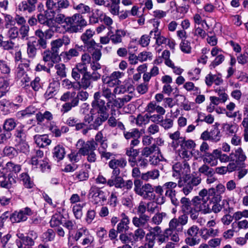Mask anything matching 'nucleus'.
<instances>
[{
	"label": "nucleus",
	"instance_id": "obj_1",
	"mask_svg": "<svg viewBox=\"0 0 248 248\" xmlns=\"http://www.w3.org/2000/svg\"><path fill=\"white\" fill-rule=\"evenodd\" d=\"M135 192L144 200H152L155 198L154 188L149 183L143 184L141 180L136 179L134 181Z\"/></svg>",
	"mask_w": 248,
	"mask_h": 248
},
{
	"label": "nucleus",
	"instance_id": "obj_2",
	"mask_svg": "<svg viewBox=\"0 0 248 248\" xmlns=\"http://www.w3.org/2000/svg\"><path fill=\"white\" fill-rule=\"evenodd\" d=\"M202 179L200 176L191 177L189 175L180 178L178 182V186L182 188V191L185 195H188L192 190L193 187L197 186L201 183Z\"/></svg>",
	"mask_w": 248,
	"mask_h": 248
},
{
	"label": "nucleus",
	"instance_id": "obj_3",
	"mask_svg": "<svg viewBox=\"0 0 248 248\" xmlns=\"http://www.w3.org/2000/svg\"><path fill=\"white\" fill-rule=\"evenodd\" d=\"M87 25V22L83 16L79 14H75L70 17L65 32L70 33L81 32Z\"/></svg>",
	"mask_w": 248,
	"mask_h": 248
},
{
	"label": "nucleus",
	"instance_id": "obj_4",
	"mask_svg": "<svg viewBox=\"0 0 248 248\" xmlns=\"http://www.w3.org/2000/svg\"><path fill=\"white\" fill-rule=\"evenodd\" d=\"M54 31L50 28L44 32L41 29L36 30L34 33L36 38L35 41L39 48L46 49L47 47V40L51 39L54 35Z\"/></svg>",
	"mask_w": 248,
	"mask_h": 248
},
{
	"label": "nucleus",
	"instance_id": "obj_5",
	"mask_svg": "<svg viewBox=\"0 0 248 248\" xmlns=\"http://www.w3.org/2000/svg\"><path fill=\"white\" fill-rule=\"evenodd\" d=\"M199 231V228L196 225H193L187 230L185 242L187 245L193 247L200 243V239L198 235Z\"/></svg>",
	"mask_w": 248,
	"mask_h": 248
},
{
	"label": "nucleus",
	"instance_id": "obj_6",
	"mask_svg": "<svg viewBox=\"0 0 248 248\" xmlns=\"http://www.w3.org/2000/svg\"><path fill=\"white\" fill-rule=\"evenodd\" d=\"M76 147L81 155L85 156L90 152L95 150L97 147V143H96L93 139L86 142L82 139H79L76 144Z\"/></svg>",
	"mask_w": 248,
	"mask_h": 248
},
{
	"label": "nucleus",
	"instance_id": "obj_7",
	"mask_svg": "<svg viewBox=\"0 0 248 248\" xmlns=\"http://www.w3.org/2000/svg\"><path fill=\"white\" fill-rule=\"evenodd\" d=\"M192 201L199 213L201 212L204 215L211 213L210 206L212 205L211 200H205L203 198L200 199L198 197H194L192 198Z\"/></svg>",
	"mask_w": 248,
	"mask_h": 248
},
{
	"label": "nucleus",
	"instance_id": "obj_8",
	"mask_svg": "<svg viewBox=\"0 0 248 248\" xmlns=\"http://www.w3.org/2000/svg\"><path fill=\"white\" fill-rule=\"evenodd\" d=\"M94 34V31L91 29L87 30L80 36V39L84 44V47L87 49L88 51H91L94 46H97L93 37Z\"/></svg>",
	"mask_w": 248,
	"mask_h": 248
},
{
	"label": "nucleus",
	"instance_id": "obj_9",
	"mask_svg": "<svg viewBox=\"0 0 248 248\" xmlns=\"http://www.w3.org/2000/svg\"><path fill=\"white\" fill-rule=\"evenodd\" d=\"M32 211L31 209L26 207L19 211L14 212L10 216V220L12 223H18L25 221L28 218V216H31Z\"/></svg>",
	"mask_w": 248,
	"mask_h": 248
},
{
	"label": "nucleus",
	"instance_id": "obj_10",
	"mask_svg": "<svg viewBox=\"0 0 248 248\" xmlns=\"http://www.w3.org/2000/svg\"><path fill=\"white\" fill-rule=\"evenodd\" d=\"M42 59L44 62L48 63L49 67H53L54 63L59 62L61 60L59 54L49 49L42 53Z\"/></svg>",
	"mask_w": 248,
	"mask_h": 248
},
{
	"label": "nucleus",
	"instance_id": "obj_11",
	"mask_svg": "<svg viewBox=\"0 0 248 248\" xmlns=\"http://www.w3.org/2000/svg\"><path fill=\"white\" fill-rule=\"evenodd\" d=\"M188 221V217L185 214L180 216L178 218H173L169 222L171 229H176L178 231H182L183 226Z\"/></svg>",
	"mask_w": 248,
	"mask_h": 248
},
{
	"label": "nucleus",
	"instance_id": "obj_12",
	"mask_svg": "<svg viewBox=\"0 0 248 248\" xmlns=\"http://www.w3.org/2000/svg\"><path fill=\"white\" fill-rule=\"evenodd\" d=\"M218 149H215L212 153H206L205 155H202L201 153L200 156L202 158L204 163L207 164L211 167H215L218 164Z\"/></svg>",
	"mask_w": 248,
	"mask_h": 248
},
{
	"label": "nucleus",
	"instance_id": "obj_13",
	"mask_svg": "<svg viewBox=\"0 0 248 248\" xmlns=\"http://www.w3.org/2000/svg\"><path fill=\"white\" fill-rule=\"evenodd\" d=\"M101 93L100 92H95L93 95V100L92 103V107L96 109L97 111L108 110L106 102L101 98Z\"/></svg>",
	"mask_w": 248,
	"mask_h": 248
},
{
	"label": "nucleus",
	"instance_id": "obj_14",
	"mask_svg": "<svg viewBox=\"0 0 248 248\" xmlns=\"http://www.w3.org/2000/svg\"><path fill=\"white\" fill-rule=\"evenodd\" d=\"M38 0H27L20 3L18 6V10L20 11L28 12L31 13L36 9V5Z\"/></svg>",
	"mask_w": 248,
	"mask_h": 248
},
{
	"label": "nucleus",
	"instance_id": "obj_15",
	"mask_svg": "<svg viewBox=\"0 0 248 248\" xmlns=\"http://www.w3.org/2000/svg\"><path fill=\"white\" fill-rule=\"evenodd\" d=\"M160 22L158 21H155L154 26L155 27L154 31H151L150 32V35H152L153 33H154V38L155 39V43L158 46H160L162 44H166L167 43L168 38L161 35V32L158 31V26H159Z\"/></svg>",
	"mask_w": 248,
	"mask_h": 248
},
{
	"label": "nucleus",
	"instance_id": "obj_16",
	"mask_svg": "<svg viewBox=\"0 0 248 248\" xmlns=\"http://www.w3.org/2000/svg\"><path fill=\"white\" fill-rule=\"evenodd\" d=\"M28 129L25 125L21 124L16 129L14 136L16 142L27 140Z\"/></svg>",
	"mask_w": 248,
	"mask_h": 248
},
{
	"label": "nucleus",
	"instance_id": "obj_17",
	"mask_svg": "<svg viewBox=\"0 0 248 248\" xmlns=\"http://www.w3.org/2000/svg\"><path fill=\"white\" fill-rule=\"evenodd\" d=\"M62 226L68 230V244L69 246H72L73 244L72 242V236L77 230L76 224L74 221L67 220L63 222Z\"/></svg>",
	"mask_w": 248,
	"mask_h": 248
},
{
	"label": "nucleus",
	"instance_id": "obj_18",
	"mask_svg": "<svg viewBox=\"0 0 248 248\" xmlns=\"http://www.w3.org/2000/svg\"><path fill=\"white\" fill-rule=\"evenodd\" d=\"M90 194L96 202H105L107 200L105 192L97 187H92L90 190Z\"/></svg>",
	"mask_w": 248,
	"mask_h": 248
},
{
	"label": "nucleus",
	"instance_id": "obj_19",
	"mask_svg": "<svg viewBox=\"0 0 248 248\" xmlns=\"http://www.w3.org/2000/svg\"><path fill=\"white\" fill-rule=\"evenodd\" d=\"M121 217V219L117 226V232L119 233L125 232L129 229L128 225L130 220L128 217L124 213H122Z\"/></svg>",
	"mask_w": 248,
	"mask_h": 248
},
{
	"label": "nucleus",
	"instance_id": "obj_20",
	"mask_svg": "<svg viewBox=\"0 0 248 248\" xmlns=\"http://www.w3.org/2000/svg\"><path fill=\"white\" fill-rule=\"evenodd\" d=\"M190 168L189 164L185 161L184 162L183 164L180 162H177L172 166L173 171L176 173V176H178L179 179L180 178H182L181 177V174L187 173L188 172H189Z\"/></svg>",
	"mask_w": 248,
	"mask_h": 248
},
{
	"label": "nucleus",
	"instance_id": "obj_21",
	"mask_svg": "<svg viewBox=\"0 0 248 248\" xmlns=\"http://www.w3.org/2000/svg\"><path fill=\"white\" fill-rule=\"evenodd\" d=\"M247 159V156L241 147L236 149L234 152L231 153V161H235L236 163H242Z\"/></svg>",
	"mask_w": 248,
	"mask_h": 248
},
{
	"label": "nucleus",
	"instance_id": "obj_22",
	"mask_svg": "<svg viewBox=\"0 0 248 248\" xmlns=\"http://www.w3.org/2000/svg\"><path fill=\"white\" fill-rule=\"evenodd\" d=\"M104 13L99 9H94L92 10L91 14L89 16V23L94 24L102 22V19Z\"/></svg>",
	"mask_w": 248,
	"mask_h": 248
},
{
	"label": "nucleus",
	"instance_id": "obj_23",
	"mask_svg": "<svg viewBox=\"0 0 248 248\" xmlns=\"http://www.w3.org/2000/svg\"><path fill=\"white\" fill-rule=\"evenodd\" d=\"M70 17L59 12L57 13V14L54 17V21L58 25H61L62 28L65 31L68 25Z\"/></svg>",
	"mask_w": 248,
	"mask_h": 248
},
{
	"label": "nucleus",
	"instance_id": "obj_24",
	"mask_svg": "<svg viewBox=\"0 0 248 248\" xmlns=\"http://www.w3.org/2000/svg\"><path fill=\"white\" fill-rule=\"evenodd\" d=\"M138 150L132 147H127L125 149V155L128 156V161L132 167H134L136 164V158L139 155Z\"/></svg>",
	"mask_w": 248,
	"mask_h": 248
},
{
	"label": "nucleus",
	"instance_id": "obj_25",
	"mask_svg": "<svg viewBox=\"0 0 248 248\" xmlns=\"http://www.w3.org/2000/svg\"><path fill=\"white\" fill-rule=\"evenodd\" d=\"M160 175L159 171L157 169H154L142 173L141 174V179L148 182L151 180H155L158 178Z\"/></svg>",
	"mask_w": 248,
	"mask_h": 248
},
{
	"label": "nucleus",
	"instance_id": "obj_26",
	"mask_svg": "<svg viewBox=\"0 0 248 248\" xmlns=\"http://www.w3.org/2000/svg\"><path fill=\"white\" fill-rule=\"evenodd\" d=\"M52 153L53 158L59 161L63 159L66 152L64 147L59 144L54 148Z\"/></svg>",
	"mask_w": 248,
	"mask_h": 248
},
{
	"label": "nucleus",
	"instance_id": "obj_27",
	"mask_svg": "<svg viewBox=\"0 0 248 248\" xmlns=\"http://www.w3.org/2000/svg\"><path fill=\"white\" fill-rule=\"evenodd\" d=\"M27 53L29 58L33 59L37 55V49L36 41H29L27 43Z\"/></svg>",
	"mask_w": 248,
	"mask_h": 248
},
{
	"label": "nucleus",
	"instance_id": "obj_28",
	"mask_svg": "<svg viewBox=\"0 0 248 248\" xmlns=\"http://www.w3.org/2000/svg\"><path fill=\"white\" fill-rule=\"evenodd\" d=\"M149 218L148 215H139V217H135L133 218L132 223L137 227H143L146 225Z\"/></svg>",
	"mask_w": 248,
	"mask_h": 248
},
{
	"label": "nucleus",
	"instance_id": "obj_29",
	"mask_svg": "<svg viewBox=\"0 0 248 248\" xmlns=\"http://www.w3.org/2000/svg\"><path fill=\"white\" fill-rule=\"evenodd\" d=\"M181 211L183 213L187 212L189 210L194 206L192 199L190 200L189 198L185 197H182L180 200Z\"/></svg>",
	"mask_w": 248,
	"mask_h": 248
},
{
	"label": "nucleus",
	"instance_id": "obj_30",
	"mask_svg": "<svg viewBox=\"0 0 248 248\" xmlns=\"http://www.w3.org/2000/svg\"><path fill=\"white\" fill-rule=\"evenodd\" d=\"M170 138L172 140L171 142V146L174 148L178 147L181 142L184 140V137L180 136V133L179 131L175 132L169 133Z\"/></svg>",
	"mask_w": 248,
	"mask_h": 248
},
{
	"label": "nucleus",
	"instance_id": "obj_31",
	"mask_svg": "<svg viewBox=\"0 0 248 248\" xmlns=\"http://www.w3.org/2000/svg\"><path fill=\"white\" fill-rule=\"evenodd\" d=\"M77 83H78L79 90L81 88L86 90L93 87V82L87 74L82 76L81 80Z\"/></svg>",
	"mask_w": 248,
	"mask_h": 248
},
{
	"label": "nucleus",
	"instance_id": "obj_32",
	"mask_svg": "<svg viewBox=\"0 0 248 248\" xmlns=\"http://www.w3.org/2000/svg\"><path fill=\"white\" fill-rule=\"evenodd\" d=\"M127 161L125 158L121 157L119 159H111L108 162V166L110 168H124L127 165Z\"/></svg>",
	"mask_w": 248,
	"mask_h": 248
},
{
	"label": "nucleus",
	"instance_id": "obj_33",
	"mask_svg": "<svg viewBox=\"0 0 248 248\" xmlns=\"http://www.w3.org/2000/svg\"><path fill=\"white\" fill-rule=\"evenodd\" d=\"M34 140L37 145L42 147L49 145L51 142V140L46 135H35Z\"/></svg>",
	"mask_w": 248,
	"mask_h": 248
},
{
	"label": "nucleus",
	"instance_id": "obj_34",
	"mask_svg": "<svg viewBox=\"0 0 248 248\" xmlns=\"http://www.w3.org/2000/svg\"><path fill=\"white\" fill-rule=\"evenodd\" d=\"M19 179L22 184L27 188H31L34 186V183L31 180L29 175L27 172H23L20 174Z\"/></svg>",
	"mask_w": 248,
	"mask_h": 248
},
{
	"label": "nucleus",
	"instance_id": "obj_35",
	"mask_svg": "<svg viewBox=\"0 0 248 248\" xmlns=\"http://www.w3.org/2000/svg\"><path fill=\"white\" fill-rule=\"evenodd\" d=\"M107 140L106 138L103 136L102 131H98L95 136L94 141H95L96 143H97V145L98 144L100 145L99 148L107 149L108 146L106 142Z\"/></svg>",
	"mask_w": 248,
	"mask_h": 248
},
{
	"label": "nucleus",
	"instance_id": "obj_36",
	"mask_svg": "<svg viewBox=\"0 0 248 248\" xmlns=\"http://www.w3.org/2000/svg\"><path fill=\"white\" fill-rule=\"evenodd\" d=\"M202 237L206 240L209 237H215L218 235V230L214 229L213 228H204L201 230Z\"/></svg>",
	"mask_w": 248,
	"mask_h": 248
},
{
	"label": "nucleus",
	"instance_id": "obj_37",
	"mask_svg": "<svg viewBox=\"0 0 248 248\" xmlns=\"http://www.w3.org/2000/svg\"><path fill=\"white\" fill-rule=\"evenodd\" d=\"M15 147L17 150L18 154V152L23 153L25 155L29 153L30 146L27 142V140L16 142Z\"/></svg>",
	"mask_w": 248,
	"mask_h": 248
},
{
	"label": "nucleus",
	"instance_id": "obj_38",
	"mask_svg": "<svg viewBox=\"0 0 248 248\" xmlns=\"http://www.w3.org/2000/svg\"><path fill=\"white\" fill-rule=\"evenodd\" d=\"M2 154L4 156L8 157L12 159L17 156V150L16 147L6 146L2 150Z\"/></svg>",
	"mask_w": 248,
	"mask_h": 248
},
{
	"label": "nucleus",
	"instance_id": "obj_39",
	"mask_svg": "<svg viewBox=\"0 0 248 248\" xmlns=\"http://www.w3.org/2000/svg\"><path fill=\"white\" fill-rule=\"evenodd\" d=\"M124 179L121 176L114 177L108 180L107 185L110 187L114 186L117 188H122Z\"/></svg>",
	"mask_w": 248,
	"mask_h": 248
},
{
	"label": "nucleus",
	"instance_id": "obj_40",
	"mask_svg": "<svg viewBox=\"0 0 248 248\" xmlns=\"http://www.w3.org/2000/svg\"><path fill=\"white\" fill-rule=\"evenodd\" d=\"M170 230L167 229L162 232L155 235V238L157 243L159 245H161L163 243H165L168 240L169 235H170Z\"/></svg>",
	"mask_w": 248,
	"mask_h": 248
},
{
	"label": "nucleus",
	"instance_id": "obj_41",
	"mask_svg": "<svg viewBox=\"0 0 248 248\" xmlns=\"http://www.w3.org/2000/svg\"><path fill=\"white\" fill-rule=\"evenodd\" d=\"M102 46L99 44H97V46H94V48L91 51H88L92 55V61H99L102 56L101 48Z\"/></svg>",
	"mask_w": 248,
	"mask_h": 248
},
{
	"label": "nucleus",
	"instance_id": "obj_42",
	"mask_svg": "<svg viewBox=\"0 0 248 248\" xmlns=\"http://www.w3.org/2000/svg\"><path fill=\"white\" fill-rule=\"evenodd\" d=\"M107 105L108 108L111 109V112L112 110H115V108H121L123 107V104L121 103L119 98L114 99L112 97L107 101Z\"/></svg>",
	"mask_w": 248,
	"mask_h": 248
},
{
	"label": "nucleus",
	"instance_id": "obj_43",
	"mask_svg": "<svg viewBox=\"0 0 248 248\" xmlns=\"http://www.w3.org/2000/svg\"><path fill=\"white\" fill-rule=\"evenodd\" d=\"M16 126V120L13 118H9L5 120L3 123V129L9 133L14 130Z\"/></svg>",
	"mask_w": 248,
	"mask_h": 248
},
{
	"label": "nucleus",
	"instance_id": "obj_44",
	"mask_svg": "<svg viewBox=\"0 0 248 248\" xmlns=\"http://www.w3.org/2000/svg\"><path fill=\"white\" fill-rule=\"evenodd\" d=\"M198 171L200 173L206 176H211L215 174L214 169L205 163L199 167Z\"/></svg>",
	"mask_w": 248,
	"mask_h": 248
},
{
	"label": "nucleus",
	"instance_id": "obj_45",
	"mask_svg": "<svg viewBox=\"0 0 248 248\" xmlns=\"http://www.w3.org/2000/svg\"><path fill=\"white\" fill-rule=\"evenodd\" d=\"M57 4V1H54V0H47L46 1V5L47 10L53 16L57 13L59 12Z\"/></svg>",
	"mask_w": 248,
	"mask_h": 248
},
{
	"label": "nucleus",
	"instance_id": "obj_46",
	"mask_svg": "<svg viewBox=\"0 0 248 248\" xmlns=\"http://www.w3.org/2000/svg\"><path fill=\"white\" fill-rule=\"evenodd\" d=\"M63 216L60 214H55L51 217L50 221V225L52 227H58L61 224H63L62 221Z\"/></svg>",
	"mask_w": 248,
	"mask_h": 248
},
{
	"label": "nucleus",
	"instance_id": "obj_47",
	"mask_svg": "<svg viewBox=\"0 0 248 248\" xmlns=\"http://www.w3.org/2000/svg\"><path fill=\"white\" fill-rule=\"evenodd\" d=\"M77 100L72 99L71 101L65 102L62 106L61 111L63 113H67L71 109L77 106Z\"/></svg>",
	"mask_w": 248,
	"mask_h": 248
},
{
	"label": "nucleus",
	"instance_id": "obj_48",
	"mask_svg": "<svg viewBox=\"0 0 248 248\" xmlns=\"http://www.w3.org/2000/svg\"><path fill=\"white\" fill-rule=\"evenodd\" d=\"M36 118L38 123H42L46 119L50 121L53 119L52 114L48 111H46L44 113L39 112L36 114Z\"/></svg>",
	"mask_w": 248,
	"mask_h": 248
},
{
	"label": "nucleus",
	"instance_id": "obj_49",
	"mask_svg": "<svg viewBox=\"0 0 248 248\" xmlns=\"http://www.w3.org/2000/svg\"><path fill=\"white\" fill-rule=\"evenodd\" d=\"M124 34L123 31L117 30L114 34L110 36V40L114 44L120 43L122 41V36H124Z\"/></svg>",
	"mask_w": 248,
	"mask_h": 248
},
{
	"label": "nucleus",
	"instance_id": "obj_50",
	"mask_svg": "<svg viewBox=\"0 0 248 248\" xmlns=\"http://www.w3.org/2000/svg\"><path fill=\"white\" fill-rule=\"evenodd\" d=\"M124 136L127 140L133 139L135 138H140V134L138 129L134 128L130 131H124L123 132Z\"/></svg>",
	"mask_w": 248,
	"mask_h": 248
},
{
	"label": "nucleus",
	"instance_id": "obj_51",
	"mask_svg": "<svg viewBox=\"0 0 248 248\" xmlns=\"http://www.w3.org/2000/svg\"><path fill=\"white\" fill-rule=\"evenodd\" d=\"M62 85L67 90L73 89L75 90H79L78 83L72 82L69 79L66 78L62 81Z\"/></svg>",
	"mask_w": 248,
	"mask_h": 248
},
{
	"label": "nucleus",
	"instance_id": "obj_52",
	"mask_svg": "<svg viewBox=\"0 0 248 248\" xmlns=\"http://www.w3.org/2000/svg\"><path fill=\"white\" fill-rule=\"evenodd\" d=\"M44 156V153L40 149L34 150V154L31 157V164L32 165L37 166L41 161L40 159L42 158Z\"/></svg>",
	"mask_w": 248,
	"mask_h": 248
},
{
	"label": "nucleus",
	"instance_id": "obj_53",
	"mask_svg": "<svg viewBox=\"0 0 248 248\" xmlns=\"http://www.w3.org/2000/svg\"><path fill=\"white\" fill-rule=\"evenodd\" d=\"M9 83L2 78H0V98L4 96L8 91Z\"/></svg>",
	"mask_w": 248,
	"mask_h": 248
},
{
	"label": "nucleus",
	"instance_id": "obj_54",
	"mask_svg": "<svg viewBox=\"0 0 248 248\" xmlns=\"http://www.w3.org/2000/svg\"><path fill=\"white\" fill-rule=\"evenodd\" d=\"M158 150L159 148L157 145L155 144H154L151 146L144 147L141 151V155L146 157H148L155 152L157 151Z\"/></svg>",
	"mask_w": 248,
	"mask_h": 248
},
{
	"label": "nucleus",
	"instance_id": "obj_55",
	"mask_svg": "<svg viewBox=\"0 0 248 248\" xmlns=\"http://www.w3.org/2000/svg\"><path fill=\"white\" fill-rule=\"evenodd\" d=\"M85 205V203L77 204L73 207V212L77 219H80L82 216V208Z\"/></svg>",
	"mask_w": 248,
	"mask_h": 248
},
{
	"label": "nucleus",
	"instance_id": "obj_56",
	"mask_svg": "<svg viewBox=\"0 0 248 248\" xmlns=\"http://www.w3.org/2000/svg\"><path fill=\"white\" fill-rule=\"evenodd\" d=\"M5 169L7 170V171L17 173L21 170V165L10 161L6 163Z\"/></svg>",
	"mask_w": 248,
	"mask_h": 248
},
{
	"label": "nucleus",
	"instance_id": "obj_57",
	"mask_svg": "<svg viewBox=\"0 0 248 248\" xmlns=\"http://www.w3.org/2000/svg\"><path fill=\"white\" fill-rule=\"evenodd\" d=\"M55 237V232L51 229H48L46 232L42 235L43 241L45 242L52 241Z\"/></svg>",
	"mask_w": 248,
	"mask_h": 248
},
{
	"label": "nucleus",
	"instance_id": "obj_58",
	"mask_svg": "<svg viewBox=\"0 0 248 248\" xmlns=\"http://www.w3.org/2000/svg\"><path fill=\"white\" fill-rule=\"evenodd\" d=\"M124 75V73L120 71H114L111 74L110 78L112 81L113 85H118L120 82L119 79L123 77Z\"/></svg>",
	"mask_w": 248,
	"mask_h": 248
},
{
	"label": "nucleus",
	"instance_id": "obj_59",
	"mask_svg": "<svg viewBox=\"0 0 248 248\" xmlns=\"http://www.w3.org/2000/svg\"><path fill=\"white\" fill-rule=\"evenodd\" d=\"M165 196L170 199L171 203L174 206L177 207L179 205L180 202L176 198V191H171L169 192H165Z\"/></svg>",
	"mask_w": 248,
	"mask_h": 248
},
{
	"label": "nucleus",
	"instance_id": "obj_60",
	"mask_svg": "<svg viewBox=\"0 0 248 248\" xmlns=\"http://www.w3.org/2000/svg\"><path fill=\"white\" fill-rule=\"evenodd\" d=\"M181 149L185 150H190L195 147L196 144L194 141L191 140H185L184 138V140L180 142Z\"/></svg>",
	"mask_w": 248,
	"mask_h": 248
},
{
	"label": "nucleus",
	"instance_id": "obj_61",
	"mask_svg": "<svg viewBox=\"0 0 248 248\" xmlns=\"http://www.w3.org/2000/svg\"><path fill=\"white\" fill-rule=\"evenodd\" d=\"M37 20L38 22L42 25L47 26L48 27H51V22L52 21V19H48L46 16V15L43 14H39L37 16Z\"/></svg>",
	"mask_w": 248,
	"mask_h": 248
},
{
	"label": "nucleus",
	"instance_id": "obj_62",
	"mask_svg": "<svg viewBox=\"0 0 248 248\" xmlns=\"http://www.w3.org/2000/svg\"><path fill=\"white\" fill-rule=\"evenodd\" d=\"M145 234L144 231L141 228H139L134 231V233H132V236L135 242L142 240L144 238Z\"/></svg>",
	"mask_w": 248,
	"mask_h": 248
},
{
	"label": "nucleus",
	"instance_id": "obj_63",
	"mask_svg": "<svg viewBox=\"0 0 248 248\" xmlns=\"http://www.w3.org/2000/svg\"><path fill=\"white\" fill-rule=\"evenodd\" d=\"M211 135V140L217 142L219 141L221 137L219 129L217 127L214 128L210 132Z\"/></svg>",
	"mask_w": 248,
	"mask_h": 248
},
{
	"label": "nucleus",
	"instance_id": "obj_64",
	"mask_svg": "<svg viewBox=\"0 0 248 248\" xmlns=\"http://www.w3.org/2000/svg\"><path fill=\"white\" fill-rule=\"evenodd\" d=\"M166 213L164 212L157 213L152 218V222L155 225H159L162 222L163 218L166 217Z\"/></svg>",
	"mask_w": 248,
	"mask_h": 248
}]
</instances>
